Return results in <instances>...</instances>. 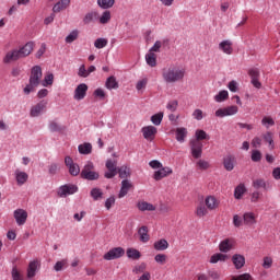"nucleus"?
<instances>
[{
	"mask_svg": "<svg viewBox=\"0 0 280 280\" xmlns=\"http://www.w3.org/2000/svg\"><path fill=\"white\" fill-rule=\"evenodd\" d=\"M94 19H97V12L96 11L88 12L83 18L84 25H89L93 23Z\"/></svg>",
	"mask_w": 280,
	"mask_h": 280,
	"instance_id": "40",
	"label": "nucleus"
},
{
	"mask_svg": "<svg viewBox=\"0 0 280 280\" xmlns=\"http://www.w3.org/2000/svg\"><path fill=\"white\" fill-rule=\"evenodd\" d=\"M117 159H107L105 162V167L107 172H105L104 176L106 178H115L116 174H118L119 167H117Z\"/></svg>",
	"mask_w": 280,
	"mask_h": 280,
	"instance_id": "6",
	"label": "nucleus"
},
{
	"mask_svg": "<svg viewBox=\"0 0 280 280\" xmlns=\"http://www.w3.org/2000/svg\"><path fill=\"white\" fill-rule=\"evenodd\" d=\"M97 5H100L102 10H110V8L115 5V0H97Z\"/></svg>",
	"mask_w": 280,
	"mask_h": 280,
	"instance_id": "44",
	"label": "nucleus"
},
{
	"mask_svg": "<svg viewBox=\"0 0 280 280\" xmlns=\"http://www.w3.org/2000/svg\"><path fill=\"white\" fill-rule=\"evenodd\" d=\"M219 49L223 54H226V56H231V54H233V42H231L230 39L220 42Z\"/></svg>",
	"mask_w": 280,
	"mask_h": 280,
	"instance_id": "22",
	"label": "nucleus"
},
{
	"mask_svg": "<svg viewBox=\"0 0 280 280\" xmlns=\"http://www.w3.org/2000/svg\"><path fill=\"white\" fill-rule=\"evenodd\" d=\"M14 178H15L16 185H19V187H23V185H25V183L30 180V175L26 172L18 168L14 171Z\"/></svg>",
	"mask_w": 280,
	"mask_h": 280,
	"instance_id": "16",
	"label": "nucleus"
},
{
	"mask_svg": "<svg viewBox=\"0 0 280 280\" xmlns=\"http://www.w3.org/2000/svg\"><path fill=\"white\" fill-rule=\"evenodd\" d=\"M141 132L144 139H147V141H154V137H156L159 130L156 129V127L150 125L142 127Z\"/></svg>",
	"mask_w": 280,
	"mask_h": 280,
	"instance_id": "14",
	"label": "nucleus"
},
{
	"mask_svg": "<svg viewBox=\"0 0 280 280\" xmlns=\"http://www.w3.org/2000/svg\"><path fill=\"white\" fill-rule=\"evenodd\" d=\"M244 194H246V186L244 184L236 186L234 189V198L236 200H242V196H244Z\"/></svg>",
	"mask_w": 280,
	"mask_h": 280,
	"instance_id": "34",
	"label": "nucleus"
},
{
	"mask_svg": "<svg viewBox=\"0 0 280 280\" xmlns=\"http://www.w3.org/2000/svg\"><path fill=\"white\" fill-rule=\"evenodd\" d=\"M153 248L160 252L167 250V248H170V243L167 242V240L162 238L153 244Z\"/></svg>",
	"mask_w": 280,
	"mask_h": 280,
	"instance_id": "30",
	"label": "nucleus"
},
{
	"mask_svg": "<svg viewBox=\"0 0 280 280\" xmlns=\"http://www.w3.org/2000/svg\"><path fill=\"white\" fill-rule=\"evenodd\" d=\"M37 86L38 85H36V83H32V81H28V83L23 89L24 95H30L31 93H34Z\"/></svg>",
	"mask_w": 280,
	"mask_h": 280,
	"instance_id": "48",
	"label": "nucleus"
},
{
	"mask_svg": "<svg viewBox=\"0 0 280 280\" xmlns=\"http://www.w3.org/2000/svg\"><path fill=\"white\" fill-rule=\"evenodd\" d=\"M172 167L168 166H162L158 171L154 172L153 178L154 180H163V178H166V176H170V174H173Z\"/></svg>",
	"mask_w": 280,
	"mask_h": 280,
	"instance_id": "17",
	"label": "nucleus"
},
{
	"mask_svg": "<svg viewBox=\"0 0 280 280\" xmlns=\"http://www.w3.org/2000/svg\"><path fill=\"white\" fill-rule=\"evenodd\" d=\"M45 110H47V101L43 100L31 107L30 117H33V118L40 117V115H43Z\"/></svg>",
	"mask_w": 280,
	"mask_h": 280,
	"instance_id": "8",
	"label": "nucleus"
},
{
	"mask_svg": "<svg viewBox=\"0 0 280 280\" xmlns=\"http://www.w3.org/2000/svg\"><path fill=\"white\" fill-rule=\"evenodd\" d=\"M145 86H148V79H142L137 82L136 90L139 93H143V91H145Z\"/></svg>",
	"mask_w": 280,
	"mask_h": 280,
	"instance_id": "54",
	"label": "nucleus"
},
{
	"mask_svg": "<svg viewBox=\"0 0 280 280\" xmlns=\"http://www.w3.org/2000/svg\"><path fill=\"white\" fill-rule=\"evenodd\" d=\"M118 174L120 178H128L130 176V167L128 166H120L118 168Z\"/></svg>",
	"mask_w": 280,
	"mask_h": 280,
	"instance_id": "53",
	"label": "nucleus"
},
{
	"mask_svg": "<svg viewBox=\"0 0 280 280\" xmlns=\"http://www.w3.org/2000/svg\"><path fill=\"white\" fill-rule=\"evenodd\" d=\"M27 211L25 209L19 208L13 211V218L18 226H23L27 222Z\"/></svg>",
	"mask_w": 280,
	"mask_h": 280,
	"instance_id": "12",
	"label": "nucleus"
},
{
	"mask_svg": "<svg viewBox=\"0 0 280 280\" xmlns=\"http://www.w3.org/2000/svg\"><path fill=\"white\" fill-rule=\"evenodd\" d=\"M80 36V31L73 30L71 31L67 37H66V43L71 45V43H74V40H78V37Z\"/></svg>",
	"mask_w": 280,
	"mask_h": 280,
	"instance_id": "43",
	"label": "nucleus"
},
{
	"mask_svg": "<svg viewBox=\"0 0 280 280\" xmlns=\"http://www.w3.org/2000/svg\"><path fill=\"white\" fill-rule=\"evenodd\" d=\"M196 139H191V141H205V139L209 140V136L207 135V131L202 129H197L195 132Z\"/></svg>",
	"mask_w": 280,
	"mask_h": 280,
	"instance_id": "39",
	"label": "nucleus"
},
{
	"mask_svg": "<svg viewBox=\"0 0 280 280\" xmlns=\"http://www.w3.org/2000/svg\"><path fill=\"white\" fill-rule=\"evenodd\" d=\"M235 246V238H224L219 244V250L221 253H231Z\"/></svg>",
	"mask_w": 280,
	"mask_h": 280,
	"instance_id": "15",
	"label": "nucleus"
},
{
	"mask_svg": "<svg viewBox=\"0 0 280 280\" xmlns=\"http://www.w3.org/2000/svg\"><path fill=\"white\" fill-rule=\"evenodd\" d=\"M262 268L265 269V270H269V268H272V257H270V256H265L264 258H262Z\"/></svg>",
	"mask_w": 280,
	"mask_h": 280,
	"instance_id": "57",
	"label": "nucleus"
},
{
	"mask_svg": "<svg viewBox=\"0 0 280 280\" xmlns=\"http://www.w3.org/2000/svg\"><path fill=\"white\" fill-rule=\"evenodd\" d=\"M71 5V0H59L54 7V14H58V12H62V10H67Z\"/></svg>",
	"mask_w": 280,
	"mask_h": 280,
	"instance_id": "25",
	"label": "nucleus"
},
{
	"mask_svg": "<svg viewBox=\"0 0 280 280\" xmlns=\"http://www.w3.org/2000/svg\"><path fill=\"white\" fill-rule=\"evenodd\" d=\"M81 178L84 180H98L100 173L95 171V164L91 161H86L81 170Z\"/></svg>",
	"mask_w": 280,
	"mask_h": 280,
	"instance_id": "3",
	"label": "nucleus"
},
{
	"mask_svg": "<svg viewBox=\"0 0 280 280\" xmlns=\"http://www.w3.org/2000/svg\"><path fill=\"white\" fill-rule=\"evenodd\" d=\"M148 270V264L140 262L136 265L132 269L133 275H143Z\"/></svg>",
	"mask_w": 280,
	"mask_h": 280,
	"instance_id": "41",
	"label": "nucleus"
},
{
	"mask_svg": "<svg viewBox=\"0 0 280 280\" xmlns=\"http://www.w3.org/2000/svg\"><path fill=\"white\" fill-rule=\"evenodd\" d=\"M229 260V255L217 253L210 257V264H218V261L224 262Z\"/></svg>",
	"mask_w": 280,
	"mask_h": 280,
	"instance_id": "31",
	"label": "nucleus"
},
{
	"mask_svg": "<svg viewBox=\"0 0 280 280\" xmlns=\"http://www.w3.org/2000/svg\"><path fill=\"white\" fill-rule=\"evenodd\" d=\"M73 194H78V186L74 184H65L57 189L59 198H67V196H73Z\"/></svg>",
	"mask_w": 280,
	"mask_h": 280,
	"instance_id": "4",
	"label": "nucleus"
},
{
	"mask_svg": "<svg viewBox=\"0 0 280 280\" xmlns=\"http://www.w3.org/2000/svg\"><path fill=\"white\" fill-rule=\"evenodd\" d=\"M261 125L267 129L271 128V126H275V118L270 116H265L261 119Z\"/></svg>",
	"mask_w": 280,
	"mask_h": 280,
	"instance_id": "50",
	"label": "nucleus"
},
{
	"mask_svg": "<svg viewBox=\"0 0 280 280\" xmlns=\"http://www.w3.org/2000/svg\"><path fill=\"white\" fill-rule=\"evenodd\" d=\"M48 129L50 130V132H60V130H62V128L60 127V124H58V121L56 120H51L48 124Z\"/></svg>",
	"mask_w": 280,
	"mask_h": 280,
	"instance_id": "55",
	"label": "nucleus"
},
{
	"mask_svg": "<svg viewBox=\"0 0 280 280\" xmlns=\"http://www.w3.org/2000/svg\"><path fill=\"white\" fill-rule=\"evenodd\" d=\"M243 224H246V226H253L254 224H257V214L254 212H245L243 214Z\"/></svg>",
	"mask_w": 280,
	"mask_h": 280,
	"instance_id": "24",
	"label": "nucleus"
},
{
	"mask_svg": "<svg viewBox=\"0 0 280 280\" xmlns=\"http://www.w3.org/2000/svg\"><path fill=\"white\" fill-rule=\"evenodd\" d=\"M154 261L156 264H160L161 266H163L164 264L167 262V255L165 254H156L154 257Z\"/></svg>",
	"mask_w": 280,
	"mask_h": 280,
	"instance_id": "59",
	"label": "nucleus"
},
{
	"mask_svg": "<svg viewBox=\"0 0 280 280\" xmlns=\"http://www.w3.org/2000/svg\"><path fill=\"white\" fill-rule=\"evenodd\" d=\"M190 154L194 159H200L202 156V142L198 140H190Z\"/></svg>",
	"mask_w": 280,
	"mask_h": 280,
	"instance_id": "13",
	"label": "nucleus"
},
{
	"mask_svg": "<svg viewBox=\"0 0 280 280\" xmlns=\"http://www.w3.org/2000/svg\"><path fill=\"white\" fill-rule=\"evenodd\" d=\"M240 113V108L235 105H231L228 107H222L215 110V117L223 119V117H233V115H237Z\"/></svg>",
	"mask_w": 280,
	"mask_h": 280,
	"instance_id": "5",
	"label": "nucleus"
},
{
	"mask_svg": "<svg viewBox=\"0 0 280 280\" xmlns=\"http://www.w3.org/2000/svg\"><path fill=\"white\" fill-rule=\"evenodd\" d=\"M132 189V182L128 179H122L121 180V187L118 194V198H126L128 196V191Z\"/></svg>",
	"mask_w": 280,
	"mask_h": 280,
	"instance_id": "20",
	"label": "nucleus"
},
{
	"mask_svg": "<svg viewBox=\"0 0 280 280\" xmlns=\"http://www.w3.org/2000/svg\"><path fill=\"white\" fill-rule=\"evenodd\" d=\"M232 262L234 264V268L236 270H242L243 266H246V257L242 254H234L232 256Z\"/></svg>",
	"mask_w": 280,
	"mask_h": 280,
	"instance_id": "21",
	"label": "nucleus"
},
{
	"mask_svg": "<svg viewBox=\"0 0 280 280\" xmlns=\"http://www.w3.org/2000/svg\"><path fill=\"white\" fill-rule=\"evenodd\" d=\"M163 117H164L163 112L154 114L151 116V122L153 124V126H159L160 124H162Z\"/></svg>",
	"mask_w": 280,
	"mask_h": 280,
	"instance_id": "47",
	"label": "nucleus"
},
{
	"mask_svg": "<svg viewBox=\"0 0 280 280\" xmlns=\"http://www.w3.org/2000/svg\"><path fill=\"white\" fill-rule=\"evenodd\" d=\"M40 80H43V68H40V66H34L31 69L28 82L38 86L40 84Z\"/></svg>",
	"mask_w": 280,
	"mask_h": 280,
	"instance_id": "11",
	"label": "nucleus"
},
{
	"mask_svg": "<svg viewBox=\"0 0 280 280\" xmlns=\"http://www.w3.org/2000/svg\"><path fill=\"white\" fill-rule=\"evenodd\" d=\"M196 167L201 172H206V170H209V167H211V164L207 160H198L196 162Z\"/></svg>",
	"mask_w": 280,
	"mask_h": 280,
	"instance_id": "45",
	"label": "nucleus"
},
{
	"mask_svg": "<svg viewBox=\"0 0 280 280\" xmlns=\"http://www.w3.org/2000/svg\"><path fill=\"white\" fill-rule=\"evenodd\" d=\"M162 78L166 84H176L185 79V68L180 66L170 65L162 69Z\"/></svg>",
	"mask_w": 280,
	"mask_h": 280,
	"instance_id": "2",
	"label": "nucleus"
},
{
	"mask_svg": "<svg viewBox=\"0 0 280 280\" xmlns=\"http://www.w3.org/2000/svg\"><path fill=\"white\" fill-rule=\"evenodd\" d=\"M65 165L68 167L70 176H79V174L81 175L82 171H80V165L73 162L71 156L65 158Z\"/></svg>",
	"mask_w": 280,
	"mask_h": 280,
	"instance_id": "10",
	"label": "nucleus"
},
{
	"mask_svg": "<svg viewBox=\"0 0 280 280\" xmlns=\"http://www.w3.org/2000/svg\"><path fill=\"white\" fill-rule=\"evenodd\" d=\"M34 42H28L20 48H13L7 51L2 58L3 65H12V62H16L18 60H21V58H27V56L34 51Z\"/></svg>",
	"mask_w": 280,
	"mask_h": 280,
	"instance_id": "1",
	"label": "nucleus"
},
{
	"mask_svg": "<svg viewBox=\"0 0 280 280\" xmlns=\"http://www.w3.org/2000/svg\"><path fill=\"white\" fill-rule=\"evenodd\" d=\"M54 84V73L48 72L42 80V86H51Z\"/></svg>",
	"mask_w": 280,
	"mask_h": 280,
	"instance_id": "46",
	"label": "nucleus"
},
{
	"mask_svg": "<svg viewBox=\"0 0 280 280\" xmlns=\"http://www.w3.org/2000/svg\"><path fill=\"white\" fill-rule=\"evenodd\" d=\"M105 88L108 91H113V89H119V83L117 82V79L112 75V77L107 78V80L105 82Z\"/></svg>",
	"mask_w": 280,
	"mask_h": 280,
	"instance_id": "33",
	"label": "nucleus"
},
{
	"mask_svg": "<svg viewBox=\"0 0 280 280\" xmlns=\"http://www.w3.org/2000/svg\"><path fill=\"white\" fill-rule=\"evenodd\" d=\"M138 235L140 236V242L142 244H148L150 242V234H148V226L143 225L138 230Z\"/></svg>",
	"mask_w": 280,
	"mask_h": 280,
	"instance_id": "29",
	"label": "nucleus"
},
{
	"mask_svg": "<svg viewBox=\"0 0 280 280\" xmlns=\"http://www.w3.org/2000/svg\"><path fill=\"white\" fill-rule=\"evenodd\" d=\"M11 277L13 280H23V275H21V271L16 267L12 268Z\"/></svg>",
	"mask_w": 280,
	"mask_h": 280,
	"instance_id": "61",
	"label": "nucleus"
},
{
	"mask_svg": "<svg viewBox=\"0 0 280 280\" xmlns=\"http://www.w3.org/2000/svg\"><path fill=\"white\" fill-rule=\"evenodd\" d=\"M232 280H253V276L250 273H242L240 276H233Z\"/></svg>",
	"mask_w": 280,
	"mask_h": 280,
	"instance_id": "64",
	"label": "nucleus"
},
{
	"mask_svg": "<svg viewBox=\"0 0 280 280\" xmlns=\"http://www.w3.org/2000/svg\"><path fill=\"white\" fill-rule=\"evenodd\" d=\"M137 208L139 209V211H156V206L148 201H138Z\"/></svg>",
	"mask_w": 280,
	"mask_h": 280,
	"instance_id": "28",
	"label": "nucleus"
},
{
	"mask_svg": "<svg viewBox=\"0 0 280 280\" xmlns=\"http://www.w3.org/2000/svg\"><path fill=\"white\" fill-rule=\"evenodd\" d=\"M254 189H266V180L258 178L253 180Z\"/></svg>",
	"mask_w": 280,
	"mask_h": 280,
	"instance_id": "56",
	"label": "nucleus"
},
{
	"mask_svg": "<svg viewBox=\"0 0 280 280\" xmlns=\"http://www.w3.org/2000/svg\"><path fill=\"white\" fill-rule=\"evenodd\" d=\"M242 224H244V219H242V217H240V214H234V217H233V225L236 229H240V226H242Z\"/></svg>",
	"mask_w": 280,
	"mask_h": 280,
	"instance_id": "63",
	"label": "nucleus"
},
{
	"mask_svg": "<svg viewBox=\"0 0 280 280\" xmlns=\"http://www.w3.org/2000/svg\"><path fill=\"white\" fill-rule=\"evenodd\" d=\"M128 259H141V252L135 248H128L126 252Z\"/></svg>",
	"mask_w": 280,
	"mask_h": 280,
	"instance_id": "38",
	"label": "nucleus"
},
{
	"mask_svg": "<svg viewBox=\"0 0 280 280\" xmlns=\"http://www.w3.org/2000/svg\"><path fill=\"white\" fill-rule=\"evenodd\" d=\"M145 62L149 67H156V54L149 51L145 55Z\"/></svg>",
	"mask_w": 280,
	"mask_h": 280,
	"instance_id": "37",
	"label": "nucleus"
},
{
	"mask_svg": "<svg viewBox=\"0 0 280 280\" xmlns=\"http://www.w3.org/2000/svg\"><path fill=\"white\" fill-rule=\"evenodd\" d=\"M67 266H69V259L65 258L55 264L54 270L55 272H62Z\"/></svg>",
	"mask_w": 280,
	"mask_h": 280,
	"instance_id": "35",
	"label": "nucleus"
},
{
	"mask_svg": "<svg viewBox=\"0 0 280 280\" xmlns=\"http://www.w3.org/2000/svg\"><path fill=\"white\" fill-rule=\"evenodd\" d=\"M90 196L93 198V200H101V198L104 196V192L100 188H93L90 191Z\"/></svg>",
	"mask_w": 280,
	"mask_h": 280,
	"instance_id": "52",
	"label": "nucleus"
},
{
	"mask_svg": "<svg viewBox=\"0 0 280 280\" xmlns=\"http://www.w3.org/2000/svg\"><path fill=\"white\" fill-rule=\"evenodd\" d=\"M108 45V39L104 38V37H100L94 42V47L96 49H104V47H106Z\"/></svg>",
	"mask_w": 280,
	"mask_h": 280,
	"instance_id": "49",
	"label": "nucleus"
},
{
	"mask_svg": "<svg viewBox=\"0 0 280 280\" xmlns=\"http://www.w3.org/2000/svg\"><path fill=\"white\" fill-rule=\"evenodd\" d=\"M126 255V249L124 247H114L104 254L103 259L105 261H113L114 259H119Z\"/></svg>",
	"mask_w": 280,
	"mask_h": 280,
	"instance_id": "7",
	"label": "nucleus"
},
{
	"mask_svg": "<svg viewBox=\"0 0 280 280\" xmlns=\"http://www.w3.org/2000/svg\"><path fill=\"white\" fill-rule=\"evenodd\" d=\"M223 165L226 172H233L235 170V156L228 155L223 159Z\"/></svg>",
	"mask_w": 280,
	"mask_h": 280,
	"instance_id": "27",
	"label": "nucleus"
},
{
	"mask_svg": "<svg viewBox=\"0 0 280 280\" xmlns=\"http://www.w3.org/2000/svg\"><path fill=\"white\" fill-rule=\"evenodd\" d=\"M205 205L208 208V211H215L220 208V200L215 196H208L205 199Z\"/></svg>",
	"mask_w": 280,
	"mask_h": 280,
	"instance_id": "19",
	"label": "nucleus"
},
{
	"mask_svg": "<svg viewBox=\"0 0 280 280\" xmlns=\"http://www.w3.org/2000/svg\"><path fill=\"white\" fill-rule=\"evenodd\" d=\"M78 150L79 154H91V152H93V144H91L90 142H84L82 144H79Z\"/></svg>",
	"mask_w": 280,
	"mask_h": 280,
	"instance_id": "32",
	"label": "nucleus"
},
{
	"mask_svg": "<svg viewBox=\"0 0 280 280\" xmlns=\"http://www.w3.org/2000/svg\"><path fill=\"white\" fill-rule=\"evenodd\" d=\"M262 139L269 144L271 150H275V140L272 139V132H266L265 135H262Z\"/></svg>",
	"mask_w": 280,
	"mask_h": 280,
	"instance_id": "51",
	"label": "nucleus"
},
{
	"mask_svg": "<svg viewBox=\"0 0 280 280\" xmlns=\"http://www.w3.org/2000/svg\"><path fill=\"white\" fill-rule=\"evenodd\" d=\"M187 128L185 127H178L175 130V137H176V141H178V143H185V139H187Z\"/></svg>",
	"mask_w": 280,
	"mask_h": 280,
	"instance_id": "26",
	"label": "nucleus"
},
{
	"mask_svg": "<svg viewBox=\"0 0 280 280\" xmlns=\"http://www.w3.org/2000/svg\"><path fill=\"white\" fill-rule=\"evenodd\" d=\"M252 161L254 163H259V161H261V151L253 150L252 151Z\"/></svg>",
	"mask_w": 280,
	"mask_h": 280,
	"instance_id": "62",
	"label": "nucleus"
},
{
	"mask_svg": "<svg viewBox=\"0 0 280 280\" xmlns=\"http://www.w3.org/2000/svg\"><path fill=\"white\" fill-rule=\"evenodd\" d=\"M86 91H89L86 83L79 84L74 90V100H77V102L84 100V97H86Z\"/></svg>",
	"mask_w": 280,
	"mask_h": 280,
	"instance_id": "18",
	"label": "nucleus"
},
{
	"mask_svg": "<svg viewBox=\"0 0 280 280\" xmlns=\"http://www.w3.org/2000/svg\"><path fill=\"white\" fill-rule=\"evenodd\" d=\"M59 170H60V165H58V163H51L48 166V174H50V176H56Z\"/></svg>",
	"mask_w": 280,
	"mask_h": 280,
	"instance_id": "60",
	"label": "nucleus"
},
{
	"mask_svg": "<svg viewBox=\"0 0 280 280\" xmlns=\"http://www.w3.org/2000/svg\"><path fill=\"white\" fill-rule=\"evenodd\" d=\"M208 213H209V210L207 207L205 206L197 207L196 215H198V218H205V215H207Z\"/></svg>",
	"mask_w": 280,
	"mask_h": 280,
	"instance_id": "58",
	"label": "nucleus"
},
{
	"mask_svg": "<svg viewBox=\"0 0 280 280\" xmlns=\"http://www.w3.org/2000/svg\"><path fill=\"white\" fill-rule=\"evenodd\" d=\"M40 270V261L38 259L31 260L26 268V279H34Z\"/></svg>",
	"mask_w": 280,
	"mask_h": 280,
	"instance_id": "9",
	"label": "nucleus"
},
{
	"mask_svg": "<svg viewBox=\"0 0 280 280\" xmlns=\"http://www.w3.org/2000/svg\"><path fill=\"white\" fill-rule=\"evenodd\" d=\"M249 78H252V84L255 89H261V82H259V69L253 68L248 71Z\"/></svg>",
	"mask_w": 280,
	"mask_h": 280,
	"instance_id": "23",
	"label": "nucleus"
},
{
	"mask_svg": "<svg viewBox=\"0 0 280 280\" xmlns=\"http://www.w3.org/2000/svg\"><path fill=\"white\" fill-rule=\"evenodd\" d=\"M229 100V91L223 90L220 91L217 95H214V102L218 104H222V102H226Z\"/></svg>",
	"mask_w": 280,
	"mask_h": 280,
	"instance_id": "36",
	"label": "nucleus"
},
{
	"mask_svg": "<svg viewBox=\"0 0 280 280\" xmlns=\"http://www.w3.org/2000/svg\"><path fill=\"white\" fill-rule=\"evenodd\" d=\"M110 19H112L110 11H104L98 18V23H101V25H106L110 23Z\"/></svg>",
	"mask_w": 280,
	"mask_h": 280,
	"instance_id": "42",
	"label": "nucleus"
}]
</instances>
